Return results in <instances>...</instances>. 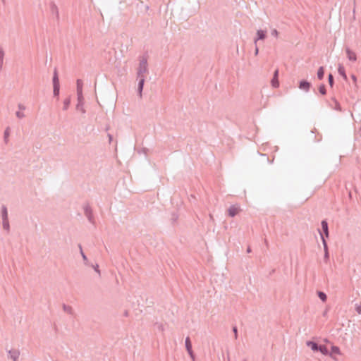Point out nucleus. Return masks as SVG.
<instances>
[{
	"label": "nucleus",
	"mask_w": 361,
	"mask_h": 361,
	"mask_svg": "<svg viewBox=\"0 0 361 361\" xmlns=\"http://www.w3.org/2000/svg\"><path fill=\"white\" fill-rule=\"evenodd\" d=\"M334 360H337V356L341 355L342 353L341 352V350L338 347L332 345L331 352H329V354Z\"/></svg>",
	"instance_id": "nucleus-1"
},
{
	"label": "nucleus",
	"mask_w": 361,
	"mask_h": 361,
	"mask_svg": "<svg viewBox=\"0 0 361 361\" xmlns=\"http://www.w3.org/2000/svg\"><path fill=\"white\" fill-rule=\"evenodd\" d=\"M241 211L240 206L238 205H233L231 206L228 209V215L231 217L235 216L238 214Z\"/></svg>",
	"instance_id": "nucleus-2"
},
{
	"label": "nucleus",
	"mask_w": 361,
	"mask_h": 361,
	"mask_svg": "<svg viewBox=\"0 0 361 361\" xmlns=\"http://www.w3.org/2000/svg\"><path fill=\"white\" fill-rule=\"evenodd\" d=\"M346 56L349 61L355 62L357 61V54L349 48L345 49Z\"/></svg>",
	"instance_id": "nucleus-3"
},
{
	"label": "nucleus",
	"mask_w": 361,
	"mask_h": 361,
	"mask_svg": "<svg viewBox=\"0 0 361 361\" xmlns=\"http://www.w3.org/2000/svg\"><path fill=\"white\" fill-rule=\"evenodd\" d=\"M271 85L274 88H278L279 87V71L276 70L274 73V77L271 80Z\"/></svg>",
	"instance_id": "nucleus-4"
},
{
	"label": "nucleus",
	"mask_w": 361,
	"mask_h": 361,
	"mask_svg": "<svg viewBox=\"0 0 361 361\" xmlns=\"http://www.w3.org/2000/svg\"><path fill=\"white\" fill-rule=\"evenodd\" d=\"M267 32L265 30H259L257 31V37L254 39L256 44L258 40H262L266 38Z\"/></svg>",
	"instance_id": "nucleus-5"
},
{
	"label": "nucleus",
	"mask_w": 361,
	"mask_h": 361,
	"mask_svg": "<svg viewBox=\"0 0 361 361\" xmlns=\"http://www.w3.org/2000/svg\"><path fill=\"white\" fill-rule=\"evenodd\" d=\"M185 347H186L187 351L189 353V355H190V357H193L192 344H191L190 340L188 337H187L185 339Z\"/></svg>",
	"instance_id": "nucleus-6"
},
{
	"label": "nucleus",
	"mask_w": 361,
	"mask_h": 361,
	"mask_svg": "<svg viewBox=\"0 0 361 361\" xmlns=\"http://www.w3.org/2000/svg\"><path fill=\"white\" fill-rule=\"evenodd\" d=\"M310 82H308L305 80H302L300 82V85H299L300 89L307 91L310 89Z\"/></svg>",
	"instance_id": "nucleus-7"
},
{
	"label": "nucleus",
	"mask_w": 361,
	"mask_h": 361,
	"mask_svg": "<svg viewBox=\"0 0 361 361\" xmlns=\"http://www.w3.org/2000/svg\"><path fill=\"white\" fill-rule=\"evenodd\" d=\"M307 345L311 348L312 350L314 352L319 350V346L317 343L313 342V341H307L306 343Z\"/></svg>",
	"instance_id": "nucleus-8"
},
{
	"label": "nucleus",
	"mask_w": 361,
	"mask_h": 361,
	"mask_svg": "<svg viewBox=\"0 0 361 361\" xmlns=\"http://www.w3.org/2000/svg\"><path fill=\"white\" fill-rule=\"evenodd\" d=\"M338 71L339 74L343 78L344 80H347V75L345 73V68L343 65L340 64L338 68Z\"/></svg>",
	"instance_id": "nucleus-9"
},
{
	"label": "nucleus",
	"mask_w": 361,
	"mask_h": 361,
	"mask_svg": "<svg viewBox=\"0 0 361 361\" xmlns=\"http://www.w3.org/2000/svg\"><path fill=\"white\" fill-rule=\"evenodd\" d=\"M322 227L324 232L325 236L326 238H328L329 237V230H328V224L326 221L324 220L322 221Z\"/></svg>",
	"instance_id": "nucleus-10"
},
{
	"label": "nucleus",
	"mask_w": 361,
	"mask_h": 361,
	"mask_svg": "<svg viewBox=\"0 0 361 361\" xmlns=\"http://www.w3.org/2000/svg\"><path fill=\"white\" fill-rule=\"evenodd\" d=\"M319 351L321 352L322 354L324 355H327L329 354V351L326 345H321L319 346Z\"/></svg>",
	"instance_id": "nucleus-11"
},
{
	"label": "nucleus",
	"mask_w": 361,
	"mask_h": 361,
	"mask_svg": "<svg viewBox=\"0 0 361 361\" xmlns=\"http://www.w3.org/2000/svg\"><path fill=\"white\" fill-rule=\"evenodd\" d=\"M53 85H54V86H60L58 74L56 71L54 72V75L53 77Z\"/></svg>",
	"instance_id": "nucleus-12"
},
{
	"label": "nucleus",
	"mask_w": 361,
	"mask_h": 361,
	"mask_svg": "<svg viewBox=\"0 0 361 361\" xmlns=\"http://www.w3.org/2000/svg\"><path fill=\"white\" fill-rule=\"evenodd\" d=\"M322 243H323V245H324V251H325V257L328 258L329 253H328L327 244H326V242L324 238L322 235Z\"/></svg>",
	"instance_id": "nucleus-13"
},
{
	"label": "nucleus",
	"mask_w": 361,
	"mask_h": 361,
	"mask_svg": "<svg viewBox=\"0 0 361 361\" xmlns=\"http://www.w3.org/2000/svg\"><path fill=\"white\" fill-rule=\"evenodd\" d=\"M324 68L320 67L317 71V77L319 80H322L324 78Z\"/></svg>",
	"instance_id": "nucleus-14"
},
{
	"label": "nucleus",
	"mask_w": 361,
	"mask_h": 361,
	"mask_svg": "<svg viewBox=\"0 0 361 361\" xmlns=\"http://www.w3.org/2000/svg\"><path fill=\"white\" fill-rule=\"evenodd\" d=\"M82 81L80 80H78V81H77V89H78V94H80L82 93Z\"/></svg>",
	"instance_id": "nucleus-15"
},
{
	"label": "nucleus",
	"mask_w": 361,
	"mask_h": 361,
	"mask_svg": "<svg viewBox=\"0 0 361 361\" xmlns=\"http://www.w3.org/2000/svg\"><path fill=\"white\" fill-rule=\"evenodd\" d=\"M318 296L319 298L323 301V302H326V299H327V297H326V295L323 293V292H319L318 293Z\"/></svg>",
	"instance_id": "nucleus-16"
},
{
	"label": "nucleus",
	"mask_w": 361,
	"mask_h": 361,
	"mask_svg": "<svg viewBox=\"0 0 361 361\" xmlns=\"http://www.w3.org/2000/svg\"><path fill=\"white\" fill-rule=\"evenodd\" d=\"M7 209L6 207H3L2 209V216H3V219H7Z\"/></svg>",
	"instance_id": "nucleus-17"
},
{
	"label": "nucleus",
	"mask_w": 361,
	"mask_h": 361,
	"mask_svg": "<svg viewBox=\"0 0 361 361\" xmlns=\"http://www.w3.org/2000/svg\"><path fill=\"white\" fill-rule=\"evenodd\" d=\"M59 88H60V86H54V94L55 96H58L59 94Z\"/></svg>",
	"instance_id": "nucleus-18"
},
{
	"label": "nucleus",
	"mask_w": 361,
	"mask_h": 361,
	"mask_svg": "<svg viewBox=\"0 0 361 361\" xmlns=\"http://www.w3.org/2000/svg\"><path fill=\"white\" fill-rule=\"evenodd\" d=\"M143 85H144V79H141L140 82H139V90H140V92H141L142 90Z\"/></svg>",
	"instance_id": "nucleus-19"
},
{
	"label": "nucleus",
	"mask_w": 361,
	"mask_h": 361,
	"mask_svg": "<svg viewBox=\"0 0 361 361\" xmlns=\"http://www.w3.org/2000/svg\"><path fill=\"white\" fill-rule=\"evenodd\" d=\"M63 104H64V109H67L68 106H69V104H70V99H66L64 101Z\"/></svg>",
	"instance_id": "nucleus-20"
},
{
	"label": "nucleus",
	"mask_w": 361,
	"mask_h": 361,
	"mask_svg": "<svg viewBox=\"0 0 361 361\" xmlns=\"http://www.w3.org/2000/svg\"><path fill=\"white\" fill-rule=\"evenodd\" d=\"M3 226H4V228H6L7 230L8 229L9 225H8V222L7 219H4Z\"/></svg>",
	"instance_id": "nucleus-21"
},
{
	"label": "nucleus",
	"mask_w": 361,
	"mask_h": 361,
	"mask_svg": "<svg viewBox=\"0 0 361 361\" xmlns=\"http://www.w3.org/2000/svg\"><path fill=\"white\" fill-rule=\"evenodd\" d=\"M319 92L321 94H326V89H325V87L324 85H322L319 87Z\"/></svg>",
	"instance_id": "nucleus-22"
},
{
	"label": "nucleus",
	"mask_w": 361,
	"mask_h": 361,
	"mask_svg": "<svg viewBox=\"0 0 361 361\" xmlns=\"http://www.w3.org/2000/svg\"><path fill=\"white\" fill-rule=\"evenodd\" d=\"M355 310L358 314H361V302L356 305Z\"/></svg>",
	"instance_id": "nucleus-23"
},
{
	"label": "nucleus",
	"mask_w": 361,
	"mask_h": 361,
	"mask_svg": "<svg viewBox=\"0 0 361 361\" xmlns=\"http://www.w3.org/2000/svg\"><path fill=\"white\" fill-rule=\"evenodd\" d=\"M329 82L331 86H333L334 84V79L333 75L331 74L329 75Z\"/></svg>",
	"instance_id": "nucleus-24"
},
{
	"label": "nucleus",
	"mask_w": 361,
	"mask_h": 361,
	"mask_svg": "<svg viewBox=\"0 0 361 361\" xmlns=\"http://www.w3.org/2000/svg\"><path fill=\"white\" fill-rule=\"evenodd\" d=\"M271 35L277 38L279 37V32L276 29H274L271 30Z\"/></svg>",
	"instance_id": "nucleus-25"
},
{
	"label": "nucleus",
	"mask_w": 361,
	"mask_h": 361,
	"mask_svg": "<svg viewBox=\"0 0 361 361\" xmlns=\"http://www.w3.org/2000/svg\"><path fill=\"white\" fill-rule=\"evenodd\" d=\"M16 116L18 117V118H23L24 117V114L23 112H20V111H18L16 113Z\"/></svg>",
	"instance_id": "nucleus-26"
},
{
	"label": "nucleus",
	"mask_w": 361,
	"mask_h": 361,
	"mask_svg": "<svg viewBox=\"0 0 361 361\" xmlns=\"http://www.w3.org/2000/svg\"><path fill=\"white\" fill-rule=\"evenodd\" d=\"M351 78H352V80H353V82H354L355 83L357 82V78H356V76H355V75H351Z\"/></svg>",
	"instance_id": "nucleus-27"
},
{
	"label": "nucleus",
	"mask_w": 361,
	"mask_h": 361,
	"mask_svg": "<svg viewBox=\"0 0 361 361\" xmlns=\"http://www.w3.org/2000/svg\"><path fill=\"white\" fill-rule=\"evenodd\" d=\"M258 51H259V49H258V47H257L255 48V55H257V54H258Z\"/></svg>",
	"instance_id": "nucleus-28"
},
{
	"label": "nucleus",
	"mask_w": 361,
	"mask_h": 361,
	"mask_svg": "<svg viewBox=\"0 0 361 361\" xmlns=\"http://www.w3.org/2000/svg\"><path fill=\"white\" fill-rule=\"evenodd\" d=\"M233 331L235 334V337L237 336V329L235 327L233 328Z\"/></svg>",
	"instance_id": "nucleus-29"
},
{
	"label": "nucleus",
	"mask_w": 361,
	"mask_h": 361,
	"mask_svg": "<svg viewBox=\"0 0 361 361\" xmlns=\"http://www.w3.org/2000/svg\"><path fill=\"white\" fill-rule=\"evenodd\" d=\"M82 256L84 259H86V256L83 253H82Z\"/></svg>",
	"instance_id": "nucleus-30"
}]
</instances>
